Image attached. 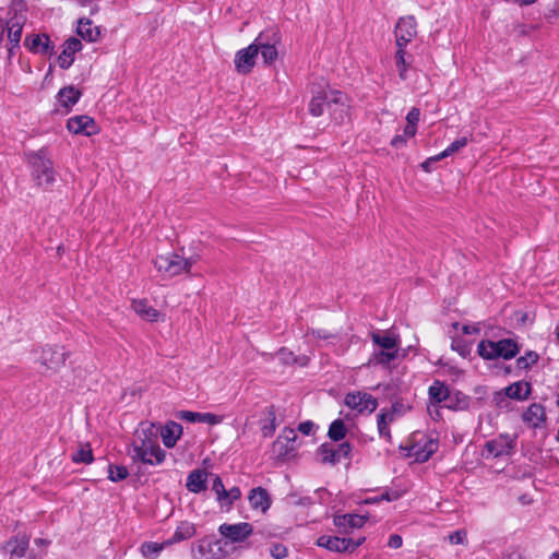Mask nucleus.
<instances>
[{"mask_svg":"<svg viewBox=\"0 0 559 559\" xmlns=\"http://www.w3.org/2000/svg\"><path fill=\"white\" fill-rule=\"evenodd\" d=\"M49 544H50V542L48 539L36 538L34 540V546L36 548H38V550L33 548L31 550V552H29V559H40V558H43V556L46 554V550H47Z\"/></svg>","mask_w":559,"mask_h":559,"instance_id":"obj_43","label":"nucleus"},{"mask_svg":"<svg viewBox=\"0 0 559 559\" xmlns=\"http://www.w3.org/2000/svg\"><path fill=\"white\" fill-rule=\"evenodd\" d=\"M206 477H207V473L203 469H194V471L190 472V474L187 477V484H186L187 489L193 493H199V492L205 490Z\"/></svg>","mask_w":559,"mask_h":559,"instance_id":"obj_26","label":"nucleus"},{"mask_svg":"<svg viewBox=\"0 0 559 559\" xmlns=\"http://www.w3.org/2000/svg\"><path fill=\"white\" fill-rule=\"evenodd\" d=\"M261 419V431L264 437H271L276 430V415L273 406L266 407L263 411Z\"/></svg>","mask_w":559,"mask_h":559,"instance_id":"obj_34","label":"nucleus"},{"mask_svg":"<svg viewBox=\"0 0 559 559\" xmlns=\"http://www.w3.org/2000/svg\"><path fill=\"white\" fill-rule=\"evenodd\" d=\"M212 490L216 493L217 501H222V496L225 493L226 489L219 476L214 477Z\"/></svg>","mask_w":559,"mask_h":559,"instance_id":"obj_46","label":"nucleus"},{"mask_svg":"<svg viewBox=\"0 0 559 559\" xmlns=\"http://www.w3.org/2000/svg\"><path fill=\"white\" fill-rule=\"evenodd\" d=\"M132 309L140 318L148 322H156L160 317L159 311L148 305L145 299L133 300Z\"/></svg>","mask_w":559,"mask_h":559,"instance_id":"obj_23","label":"nucleus"},{"mask_svg":"<svg viewBox=\"0 0 559 559\" xmlns=\"http://www.w3.org/2000/svg\"><path fill=\"white\" fill-rule=\"evenodd\" d=\"M416 20L408 15L401 17L395 26V39L397 47H405L417 35Z\"/></svg>","mask_w":559,"mask_h":559,"instance_id":"obj_13","label":"nucleus"},{"mask_svg":"<svg viewBox=\"0 0 559 559\" xmlns=\"http://www.w3.org/2000/svg\"><path fill=\"white\" fill-rule=\"evenodd\" d=\"M347 540H349L348 552H353L365 542V537L359 538L357 540H354L352 538H347Z\"/></svg>","mask_w":559,"mask_h":559,"instance_id":"obj_58","label":"nucleus"},{"mask_svg":"<svg viewBox=\"0 0 559 559\" xmlns=\"http://www.w3.org/2000/svg\"><path fill=\"white\" fill-rule=\"evenodd\" d=\"M26 157L35 185L45 189L51 187L56 181V171L53 169V163L47 155L46 150L41 148L36 152H31Z\"/></svg>","mask_w":559,"mask_h":559,"instance_id":"obj_3","label":"nucleus"},{"mask_svg":"<svg viewBox=\"0 0 559 559\" xmlns=\"http://www.w3.org/2000/svg\"><path fill=\"white\" fill-rule=\"evenodd\" d=\"M248 499L252 509L261 510L262 512H265L271 506L267 491L261 487L253 488Z\"/></svg>","mask_w":559,"mask_h":559,"instance_id":"obj_24","label":"nucleus"},{"mask_svg":"<svg viewBox=\"0 0 559 559\" xmlns=\"http://www.w3.org/2000/svg\"><path fill=\"white\" fill-rule=\"evenodd\" d=\"M298 431H300L302 435L310 436L314 431V424L311 420L300 423L298 426Z\"/></svg>","mask_w":559,"mask_h":559,"instance_id":"obj_51","label":"nucleus"},{"mask_svg":"<svg viewBox=\"0 0 559 559\" xmlns=\"http://www.w3.org/2000/svg\"><path fill=\"white\" fill-rule=\"evenodd\" d=\"M197 533L195 525L189 521H182L176 527V531L173 537L166 540V545H173L175 543H179L186 539L191 538Z\"/></svg>","mask_w":559,"mask_h":559,"instance_id":"obj_27","label":"nucleus"},{"mask_svg":"<svg viewBox=\"0 0 559 559\" xmlns=\"http://www.w3.org/2000/svg\"><path fill=\"white\" fill-rule=\"evenodd\" d=\"M419 116H420L419 109L412 108L406 116L407 123L417 126V122L419 121Z\"/></svg>","mask_w":559,"mask_h":559,"instance_id":"obj_52","label":"nucleus"},{"mask_svg":"<svg viewBox=\"0 0 559 559\" xmlns=\"http://www.w3.org/2000/svg\"><path fill=\"white\" fill-rule=\"evenodd\" d=\"M397 357V352L374 349L369 358L368 365L389 367Z\"/></svg>","mask_w":559,"mask_h":559,"instance_id":"obj_35","label":"nucleus"},{"mask_svg":"<svg viewBox=\"0 0 559 559\" xmlns=\"http://www.w3.org/2000/svg\"><path fill=\"white\" fill-rule=\"evenodd\" d=\"M538 358L539 356L536 352L530 350L524 356L518 358L516 365L520 369H528L538 361Z\"/></svg>","mask_w":559,"mask_h":559,"instance_id":"obj_45","label":"nucleus"},{"mask_svg":"<svg viewBox=\"0 0 559 559\" xmlns=\"http://www.w3.org/2000/svg\"><path fill=\"white\" fill-rule=\"evenodd\" d=\"M344 403L349 408L358 413H373L378 407V401L370 394L365 392H349L345 395Z\"/></svg>","mask_w":559,"mask_h":559,"instance_id":"obj_10","label":"nucleus"},{"mask_svg":"<svg viewBox=\"0 0 559 559\" xmlns=\"http://www.w3.org/2000/svg\"><path fill=\"white\" fill-rule=\"evenodd\" d=\"M258 55L261 53L263 62L265 64H272L277 59L276 46L281 43L280 32L275 28H271L261 32L254 39Z\"/></svg>","mask_w":559,"mask_h":559,"instance_id":"obj_6","label":"nucleus"},{"mask_svg":"<svg viewBox=\"0 0 559 559\" xmlns=\"http://www.w3.org/2000/svg\"><path fill=\"white\" fill-rule=\"evenodd\" d=\"M347 519H348V514L335 516L334 518L335 526L346 528L347 527Z\"/></svg>","mask_w":559,"mask_h":559,"instance_id":"obj_57","label":"nucleus"},{"mask_svg":"<svg viewBox=\"0 0 559 559\" xmlns=\"http://www.w3.org/2000/svg\"><path fill=\"white\" fill-rule=\"evenodd\" d=\"M436 160L433 159V156L432 157H429L427 160H425L423 164H421V167L426 170V171H429L430 168V164L431 163H435Z\"/></svg>","mask_w":559,"mask_h":559,"instance_id":"obj_63","label":"nucleus"},{"mask_svg":"<svg viewBox=\"0 0 559 559\" xmlns=\"http://www.w3.org/2000/svg\"><path fill=\"white\" fill-rule=\"evenodd\" d=\"M371 340L374 345L378 346L377 349L380 350H389V352H397L400 348V337L390 331H377L371 333Z\"/></svg>","mask_w":559,"mask_h":559,"instance_id":"obj_16","label":"nucleus"},{"mask_svg":"<svg viewBox=\"0 0 559 559\" xmlns=\"http://www.w3.org/2000/svg\"><path fill=\"white\" fill-rule=\"evenodd\" d=\"M400 495L394 491L392 493H382L379 498H374L372 501H381V500H386V501H393V500H396L399 499Z\"/></svg>","mask_w":559,"mask_h":559,"instance_id":"obj_56","label":"nucleus"},{"mask_svg":"<svg viewBox=\"0 0 559 559\" xmlns=\"http://www.w3.org/2000/svg\"><path fill=\"white\" fill-rule=\"evenodd\" d=\"M67 128L74 134L92 135L96 132L95 122L88 116H75L70 118Z\"/></svg>","mask_w":559,"mask_h":559,"instance_id":"obj_17","label":"nucleus"},{"mask_svg":"<svg viewBox=\"0 0 559 559\" xmlns=\"http://www.w3.org/2000/svg\"><path fill=\"white\" fill-rule=\"evenodd\" d=\"M515 447V439L509 435H500L485 444L486 456L499 457L510 455Z\"/></svg>","mask_w":559,"mask_h":559,"instance_id":"obj_12","label":"nucleus"},{"mask_svg":"<svg viewBox=\"0 0 559 559\" xmlns=\"http://www.w3.org/2000/svg\"><path fill=\"white\" fill-rule=\"evenodd\" d=\"M402 544H403V540L400 535L394 534L389 537L388 546L390 548L397 549L402 546Z\"/></svg>","mask_w":559,"mask_h":559,"instance_id":"obj_53","label":"nucleus"},{"mask_svg":"<svg viewBox=\"0 0 559 559\" xmlns=\"http://www.w3.org/2000/svg\"><path fill=\"white\" fill-rule=\"evenodd\" d=\"M82 49L81 40L71 37L67 39L63 44V50L58 58L59 66L62 69H68L73 63V56L75 52Z\"/></svg>","mask_w":559,"mask_h":559,"instance_id":"obj_19","label":"nucleus"},{"mask_svg":"<svg viewBox=\"0 0 559 559\" xmlns=\"http://www.w3.org/2000/svg\"><path fill=\"white\" fill-rule=\"evenodd\" d=\"M366 522V518L358 514H348L347 527L358 528L361 527Z\"/></svg>","mask_w":559,"mask_h":559,"instance_id":"obj_47","label":"nucleus"},{"mask_svg":"<svg viewBox=\"0 0 559 559\" xmlns=\"http://www.w3.org/2000/svg\"><path fill=\"white\" fill-rule=\"evenodd\" d=\"M409 447L408 456L413 457L416 462L424 463L438 450V443L424 435Z\"/></svg>","mask_w":559,"mask_h":559,"instance_id":"obj_11","label":"nucleus"},{"mask_svg":"<svg viewBox=\"0 0 559 559\" xmlns=\"http://www.w3.org/2000/svg\"><path fill=\"white\" fill-rule=\"evenodd\" d=\"M241 497V491L238 487H231L228 490H225V493L222 496V501H218L222 507H231L233 503Z\"/></svg>","mask_w":559,"mask_h":559,"instance_id":"obj_44","label":"nucleus"},{"mask_svg":"<svg viewBox=\"0 0 559 559\" xmlns=\"http://www.w3.org/2000/svg\"><path fill=\"white\" fill-rule=\"evenodd\" d=\"M352 451V447L348 442H344L335 448V452L337 454V462L342 459L348 457Z\"/></svg>","mask_w":559,"mask_h":559,"instance_id":"obj_48","label":"nucleus"},{"mask_svg":"<svg viewBox=\"0 0 559 559\" xmlns=\"http://www.w3.org/2000/svg\"><path fill=\"white\" fill-rule=\"evenodd\" d=\"M78 34L81 36L84 40H87L90 43H94L98 40L100 36V29L98 26H94L93 22L88 19H81L79 21L78 25Z\"/></svg>","mask_w":559,"mask_h":559,"instance_id":"obj_28","label":"nucleus"},{"mask_svg":"<svg viewBox=\"0 0 559 559\" xmlns=\"http://www.w3.org/2000/svg\"><path fill=\"white\" fill-rule=\"evenodd\" d=\"M312 334L324 340L330 338L332 336L329 332L324 330L312 331Z\"/></svg>","mask_w":559,"mask_h":559,"instance_id":"obj_60","label":"nucleus"},{"mask_svg":"<svg viewBox=\"0 0 559 559\" xmlns=\"http://www.w3.org/2000/svg\"><path fill=\"white\" fill-rule=\"evenodd\" d=\"M468 143V138L462 136L453 141L444 151L433 156L435 160H440L444 157L451 156L454 153H457L460 150L465 147Z\"/></svg>","mask_w":559,"mask_h":559,"instance_id":"obj_37","label":"nucleus"},{"mask_svg":"<svg viewBox=\"0 0 559 559\" xmlns=\"http://www.w3.org/2000/svg\"><path fill=\"white\" fill-rule=\"evenodd\" d=\"M71 459L74 463H92L94 457L91 445L88 443L81 444L80 449L72 453Z\"/></svg>","mask_w":559,"mask_h":559,"instance_id":"obj_41","label":"nucleus"},{"mask_svg":"<svg viewBox=\"0 0 559 559\" xmlns=\"http://www.w3.org/2000/svg\"><path fill=\"white\" fill-rule=\"evenodd\" d=\"M348 98L337 90L329 86L316 92L309 103V112L313 117H320L328 109L336 123H343L348 115Z\"/></svg>","mask_w":559,"mask_h":559,"instance_id":"obj_2","label":"nucleus"},{"mask_svg":"<svg viewBox=\"0 0 559 559\" xmlns=\"http://www.w3.org/2000/svg\"><path fill=\"white\" fill-rule=\"evenodd\" d=\"M396 419L395 409H382L378 415V430L381 437L390 438V424H392Z\"/></svg>","mask_w":559,"mask_h":559,"instance_id":"obj_33","label":"nucleus"},{"mask_svg":"<svg viewBox=\"0 0 559 559\" xmlns=\"http://www.w3.org/2000/svg\"><path fill=\"white\" fill-rule=\"evenodd\" d=\"M68 357L69 352H67L64 347L46 345L41 348L38 361L47 370L58 371L64 366Z\"/></svg>","mask_w":559,"mask_h":559,"instance_id":"obj_7","label":"nucleus"},{"mask_svg":"<svg viewBox=\"0 0 559 559\" xmlns=\"http://www.w3.org/2000/svg\"><path fill=\"white\" fill-rule=\"evenodd\" d=\"M218 533L226 539V543L241 544L253 534V526L248 522L223 523L218 526Z\"/></svg>","mask_w":559,"mask_h":559,"instance_id":"obj_8","label":"nucleus"},{"mask_svg":"<svg viewBox=\"0 0 559 559\" xmlns=\"http://www.w3.org/2000/svg\"><path fill=\"white\" fill-rule=\"evenodd\" d=\"M416 130L417 128L415 124L407 123L404 128V135L406 138H413L416 134Z\"/></svg>","mask_w":559,"mask_h":559,"instance_id":"obj_59","label":"nucleus"},{"mask_svg":"<svg viewBox=\"0 0 559 559\" xmlns=\"http://www.w3.org/2000/svg\"><path fill=\"white\" fill-rule=\"evenodd\" d=\"M389 409H395V417L400 416L402 414V405L401 404H393Z\"/></svg>","mask_w":559,"mask_h":559,"instance_id":"obj_64","label":"nucleus"},{"mask_svg":"<svg viewBox=\"0 0 559 559\" xmlns=\"http://www.w3.org/2000/svg\"><path fill=\"white\" fill-rule=\"evenodd\" d=\"M129 475L128 468L122 465H109L108 466V478L111 481H119L126 479Z\"/></svg>","mask_w":559,"mask_h":559,"instance_id":"obj_42","label":"nucleus"},{"mask_svg":"<svg viewBox=\"0 0 559 559\" xmlns=\"http://www.w3.org/2000/svg\"><path fill=\"white\" fill-rule=\"evenodd\" d=\"M284 433H285V438L288 441H294L296 439V433H295V431L293 429L285 430Z\"/></svg>","mask_w":559,"mask_h":559,"instance_id":"obj_62","label":"nucleus"},{"mask_svg":"<svg viewBox=\"0 0 559 559\" xmlns=\"http://www.w3.org/2000/svg\"><path fill=\"white\" fill-rule=\"evenodd\" d=\"M29 545V537L26 534H17L2 545V551L11 557L22 558L25 556Z\"/></svg>","mask_w":559,"mask_h":559,"instance_id":"obj_15","label":"nucleus"},{"mask_svg":"<svg viewBox=\"0 0 559 559\" xmlns=\"http://www.w3.org/2000/svg\"><path fill=\"white\" fill-rule=\"evenodd\" d=\"M160 437L166 448L171 449L182 436V426L176 421H168L160 428Z\"/></svg>","mask_w":559,"mask_h":559,"instance_id":"obj_18","label":"nucleus"},{"mask_svg":"<svg viewBox=\"0 0 559 559\" xmlns=\"http://www.w3.org/2000/svg\"><path fill=\"white\" fill-rule=\"evenodd\" d=\"M24 22V16L15 14L14 16L10 17L5 23L8 38L12 44V48L17 47L21 41Z\"/></svg>","mask_w":559,"mask_h":559,"instance_id":"obj_20","label":"nucleus"},{"mask_svg":"<svg viewBox=\"0 0 559 559\" xmlns=\"http://www.w3.org/2000/svg\"><path fill=\"white\" fill-rule=\"evenodd\" d=\"M406 144V136L403 134V135H395L392 140H391V145L395 148H400V147H403L404 145Z\"/></svg>","mask_w":559,"mask_h":559,"instance_id":"obj_55","label":"nucleus"},{"mask_svg":"<svg viewBox=\"0 0 559 559\" xmlns=\"http://www.w3.org/2000/svg\"><path fill=\"white\" fill-rule=\"evenodd\" d=\"M465 538H466V533L464 531H455L448 536V539L452 545L463 544Z\"/></svg>","mask_w":559,"mask_h":559,"instance_id":"obj_50","label":"nucleus"},{"mask_svg":"<svg viewBox=\"0 0 559 559\" xmlns=\"http://www.w3.org/2000/svg\"><path fill=\"white\" fill-rule=\"evenodd\" d=\"M192 554L195 559H224L226 552L221 547V540H213L209 537L199 539L192 546Z\"/></svg>","mask_w":559,"mask_h":559,"instance_id":"obj_9","label":"nucleus"},{"mask_svg":"<svg viewBox=\"0 0 559 559\" xmlns=\"http://www.w3.org/2000/svg\"><path fill=\"white\" fill-rule=\"evenodd\" d=\"M255 46L257 45L253 41L247 48L240 49L236 53L234 62L239 73L247 74L251 72L258 57V49Z\"/></svg>","mask_w":559,"mask_h":559,"instance_id":"obj_14","label":"nucleus"},{"mask_svg":"<svg viewBox=\"0 0 559 559\" xmlns=\"http://www.w3.org/2000/svg\"><path fill=\"white\" fill-rule=\"evenodd\" d=\"M158 428L154 424L142 425L132 442L131 459L147 465H159L166 459V452L158 444Z\"/></svg>","mask_w":559,"mask_h":559,"instance_id":"obj_1","label":"nucleus"},{"mask_svg":"<svg viewBox=\"0 0 559 559\" xmlns=\"http://www.w3.org/2000/svg\"><path fill=\"white\" fill-rule=\"evenodd\" d=\"M281 360H283L285 364H288L293 361V353L287 350L286 348H281L276 354Z\"/></svg>","mask_w":559,"mask_h":559,"instance_id":"obj_54","label":"nucleus"},{"mask_svg":"<svg viewBox=\"0 0 559 559\" xmlns=\"http://www.w3.org/2000/svg\"><path fill=\"white\" fill-rule=\"evenodd\" d=\"M317 545L330 551L346 552L348 551L349 540L343 537L322 535L317 539Z\"/></svg>","mask_w":559,"mask_h":559,"instance_id":"obj_22","label":"nucleus"},{"mask_svg":"<svg viewBox=\"0 0 559 559\" xmlns=\"http://www.w3.org/2000/svg\"><path fill=\"white\" fill-rule=\"evenodd\" d=\"M271 555L275 559H283L287 556V548L282 544H274L271 547Z\"/></svg>","mask_w":559,"mask_h":559,"instance_id":"obj_49","label":"nucleus"},{"mask_svg":"<svg viewBox=\"0 0 559 559\" xmlns=\"http://www.w3.org/2000/svg\"><path fill=\"white\" fill-rule=\"evenodd\" d=\"M477 353L484 359H511L519 353L518 344L509 338L498 342L481 341L477 346Z\"/></svg>","mask_w":559,"mask_h":559,"instance_id":"obj_5","label":"nucleus"},{"mask_svg":"<svg viewBox=\"0 0 559 559\" xmlns=\"http://www.w3.org/2000/svg\"><path fill=\"white\" fill-rule=\"evenodd\" d=\"M524 423L532 427H538L546 419V413L543 405L534 403L522 415Z\"/></svg>","mask_w":559,"mask_h":559,"instance_id":"obj_25","label":"nucleus"},{"mask_svg":"<svg viewBox=\"0 0 559 559\" xmlns=\"http://www.w3.org/2000/svg\"><path fill=\"white\" fill-rule=\"evenodd\" d=\"M347 428L342 419H335L331 423L328 436L333 441H340L345 438Z\"/></svg>","mask_w":559,"mask_h":559,"instance_id":"obj_38","label":"nucleus"},{"mask_svg":"<svg viewBox=\"0 0 559 559\" xmlns=\"http://www.w3.org/2000/svg\"><path fill=\"white\" fill-rule=\"evenodd\" d=\"M81 97V92L74 86L63 87L58 93V102L67 110L74 106Z\"/></svg>","mask_w":559,"mask_h":559,"instance_id":"obj_31","label":"nucleus"},{"mask_svg":"<svg viewBox=\"0 0 559 559\" xmlns=\"http://www.w3.org/2000/svg\"><path fill=\"white\" fill-rule=\"evenodd\" d=\"M153 263L162 277L171 278L183 273H189L195 260L193 258L186 259L177 253L170 252L157 255Z\"/></svg>","mask_w":559,"mask_h":559,"instance_id":"obj_4","label":"nucleus"},{"mask_svg":"<svg viewBox=\"0 0 559 559\" xmlns=\"http://www.w3.org/2000/svg\"><path fill=\"white\" fill-rule=\"evenodd\" d=\"M531 393V385L526 382H514L504 390V395L514 400H525Z\"/></svg>","mask_w":559,"mask_h":559,"instance_id":"obj_36","label":"nucleus"},{"mask_svg":"<svg viewBox=\"0 0 559 559\" xmlns=\"http://www.w3.org/2000/svg\"><path fill=\"white\" fill-rule=\"evenodd\" d=\"M463 332H464L465 334L478 333V332H479V329H478V328H476V326H474V325H473V326H472V325H465V326L463 328Z\"/></svg>","mask_w":559,"mask_h":559,"instance_id":"obj_61","label":"nucleus"},{"mask_svg":"<svg viewBox=\"0 0 559 559\" xmlns=\"http://www.w3.org/2000/svg\"><path fill=\"white\" fill-rule=\"evenodd\" d=\"M318 456L320 457L321 463H337V454L335 452V447L329 443H323L318 449Z\"/></svg>","mask_w":559,"mask_h":559,"instance_id":"obj_40","label":"nucleus"},{"mask_svg":"<svg viewBox=\"0 0 559 559\" xmlns=\"http://www.w3.org/2000/svg\"><path fill=\"white\" fill-rule=\"evenodd\" d=\"M413 62L412 55L407 53L405 47H397L395 53V66L399 71V76L402 81L407 79V70L409 69Z\"/></svg>","mask_w":559,"mask_h":559,"instance_id":"obj_30","label":"nucleus"},{"mask_svg":"<svg viewBox=\"0 0 559 559\" xmlns=\"http://www.w3.org/2000/svg\"><path fill=\"white\" fill-rule=\"evenodd\" d=\"M177 417L189 423H205L212 426L222 423V417L212 413L181 411L178 413Z\"/></svg>","mask_w":559,"mask_h":559,"instance_id":"obj_21","label":"nucleus"},{"mask_svg":"<svg viewBox=\"0 0 559 559\" xmlns=\"http://www.w3.org/2000/svg\"><path fill=\"white\" fill-rule=\"evenodd\" d=\"M25 46L34 52L51 53L50 39L47 35H34L25 38Z\"/></svg>","mask_w":559,"mask_h":559,"instance_id":"obj_29","label":"nucleus"},{"mask_svg":"<svg viewBox=\"0 0 559 559\" xmlns=\"http://www.w3.org/2000/svg\"><path fill=\"white\" fill-rule=\"evenodd\" d=\"M428 394L430 402L433 403V406L436 407L449 397V389L443 382L436 380L429 386Z\"/></svg>","mask_w":559,"mask_h":559,"instance_id":"obj_32","label":"nucleus"},{"mask_svg":"<svg viewBox=\"0 0 559 559\" xmlns=\"http://www.w3.org/2000/svg\"><path fill=\"white\" fill-rule=\"evenodd\" d=\"M166 542L164 543H154V542H146L141 545V554L146 559H155L159 552L166 547Z\"/></svg>","mask_w":559,"mask_h":559,"instance_id":"obj_39","label":"nucleus"}]
</instances>
